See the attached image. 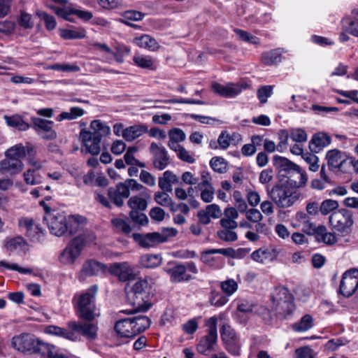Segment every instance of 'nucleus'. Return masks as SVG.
<instances>
[{
    "label": "nucleus",
    "instance_id": "56",
    "mask_svg": "<svg viewBox=\"0 0 358 358\" xmlns=\"http://www.w3.org/2000/svg\"><path fill=\"white\" fill-rule=\"evenodd\" d=\"M210 165L215 172L223 173L227 171V162L222 157H213L210 161Z\"/></svg>",
    "mask_w": 358,
    "mask_h": 358
},
{
    "label": "nucleus",
    "instance_id": "26",
    "mask_svg": "<svg viewBox=\"0 0 358 358\" xmlns=\"http://www.w3.org/2000/svg\"><path fill=\"white\" fill-rule=\"evenodd\" d=\"M331 143V137L325 133L319 132L313 135L309 147L312 152H318Z\"/></svg>",
    "mask_w": 358,
    "mask_h": 358
},
{
    "label": "nucleus",
    "instance_id": "52",
    "mask_svg": "<svg viewBox=\"0 0 358 358\" xmlns=\"http://www.w3.org/2000/svg\"><path fill=\"white\" fill-rule=\"evenodd\" d=\"M343 29L348 34L358 37V19L351 20L349 17L343 20Z\"/></svg>",
    "mask_w": 358,
    "mask_h": 358
},
{
    "label": "nucleus",
    "instance_id": "41",
    "mask_svg": "<svg viewBox=\"0 0 358 358\" xmlns=\"http://www.w3.org/2000/svg\"><path fill=\"white\" fill-rule=\"evenodd\" d=\"M313 319L310 315H305L299 322L292 325V329L296 332H303L313 327Z\"/></svg>",
    "mask_w": 358,
    "mask_h": 358
},
{
    "label": "nucleus",
    "instance_id": "21",
    "mask_svg": "<svg viewBox=\"0 0 358 358\" xmlns=\"http://www.w3.org/2000/svg\"><path fill=\"white\" fill-rule=\"evenodd\" d=\"M202 181L198 183V188L201 191V199L205 203H210L214 199L215 189L210 182V177L208 173L201 174Z\"/></svg>",
    "mask_w": 358,
    "mask_h": 358
},
{
    "label": "nucleus",
    "instance_id": "25",
    "mask_svg": "<svg viewBox=\"0 0 358 358\" xmlns=\"http://www.w3.org/2000/svg\"><path fill=\"white\" fill-rule=\"evenodd\" d=\"M217 335L207 334L201 337L196 345V350L200 354L206 355L208 352L215 350Z\"/></svg>",
    "mask_w": 358,
    "mask_h": 358
},
{
    "label": "nucleus",
    "instance_id": "22",
    "mask_svg": "<svg viewBox=\"0 0 358 358\" xmlns=\"http://www.w3.org/2000/svg\"><path fill=\"white\" fill-rule=\"evenodd\" d=\"M23 168L24 164L21 160H14L6 157L0 162V175H16L20 173Z\"/></svg>",
    "mask_w": 358,
    "mask_h": 358
},
{
    "label": "nucleus",
    "instance_id": "20",
    "mask_svg": "<svg viewBox=\"0 0 358 358\" xmlns=\"http://www.w3.org/2000/svg\"><path fill=\"white\" fill-rule=\"evenodd\" d=\"M134 239L141 247L151 248L157 244L164 243V238L160 236L159 232L148 233L145 234H134Z\"/></svg>",
    "mask_w": 358,
    "mask_h": 358
},
{
    "label": "nucleus",
    "instance_id": "47",
    "mask_svg": "<svg viewBox=\"0 0 358 358\" xmlns=\"http://www.w3.org/2000/svg\"><path fill=\"white\" fill-rule=\"evenodd\" d=\"M137 151V148L136 147H129L126 153L124 155V159L128 165L130 166H136L141 168L145 167V164L143 162H141L138 159L134 157V153Z\"/></svg>",
    "mask_w": 358,
    "mask_h": 358
},
{
    "label": "nucleus",
    "instance_id": "11",
    "mask_svg": "<svg viewBox=\"0 0 358 358\" xmlns=\"http://www.w3.org/2000/svg\"><path fill=\"white\" fill-rule=\"evenodd\" d=\"M329 222L332 228L342 235L349 234L354 224L352 212L345 208L334 211L329 217Z\"/></svg>",
    "mask_w": 358,
    "mask_h": 358
},
{
    "label": "nucleus",
    "instance_id": "24",
    "mask_svg": "<svg viewBox=\"0 0 358 358\" xmlns=\"http://www.w3.org/2000/svg\"><path fill=\"white\" fill-rule=\"evenodd\" d=\"M166 271L170 275L171 280L173 282H181L192 279V276L186 272V268H185L182 264H176Z\"/></svg>",
    "mask_w": 358,
    "mask_h": 358
},
{
    "label": "nucleus",
    "instance_id": "19",
    "mask_svg": "<svg viewBox=\"0 0 358 358\" xmlns=\"http://www.w3.org/2000/svg\"><path fill=\"white\" fill-rule=\"evenodd\" d=\"M108 271L121 281L129 280L134 275V269L127 262L114 263L110 266Z\"/></svg>",
    "mask_w": 358,
    "mask_h": 358
},
{
    "label": "nucleus",
    "instance_id": "8",
    "mask_svg": "<svg viewBox=\"0 0 358 358\" xmlns=\"http://www.w3.org/2000/svg\"><path fill=\"white\" fill-rule=\"evenodd\" d=\"M275 163L280 168V171H285L288 175L287 177H294L295 174L299 176V180H294L289 179L287 182L294 188H302L304 187L308 182V176L306 172L301 169V168L296 164L291 162L288 159L280 157L275 156L273 157Z\"/></svg>",
    "mask_w": 358,
    "mask_h": 358
},
{
    "label": "nucleus",
    "instance_id": "17",
    "mask_svg": "<svg viewBox=\"0 0 358 358\" xmlns=\"http://www.w3.org/2000/svg\"><path fill=\"white\" fill-rule=\"evenodd\" d=\"M246 83H228L226 85L217 83H213V91L219 95L226 98H233L239 94L243 90L248 87Z\"/></svg>",
    "mask_w": 358,
    "mask_h": 358
},
{
    "label": "nucleus",
    "instance_id": "40",
    "mask_svg": "<svg viewBox=\"0 0 358 358\" xmlns=\"http://www.w3.org/2000/svg\"><path fill=\"white\" fill-rule=\"evenodd\" d=\"M19 224L26 230L27 236L31 238H34L40 231V227L31 219L22 218L20 220Z\"/></svg>",
    "mask_w": 358,
    "mask_h": 358
},
{
    "label": "nucleus",
    "instance_id": "30",
    "mask_svg": "<svg viewBox=\"0 0 358 358\" xmlns=\"http://www.w3.org/2000/svg\"><path fill=\"white\" fill-rule=\"evenodd\" d=\"M134 43L139 48L147 49L150 51H157L160 45L158 42L148 34H143L134 38Z\"/></svg>",
    "mask_w": 358,
    "mask_h": 358
},
{
    "label": "nucleus",
    "instance_id": "64",
    "mask_svg": "<svg viewBox=\"0 0 358 358\" xmlns=\"http://www.w3.org/2000/svg\"><path fill=\"white\" fill-rule=\"evenodd\" d=\"M144 210H131L129 213L130 218L136 223L141 225H144L148 223V220L145 213Z\"/></svg>",
    "mask_w": 358,
    "mask_h": 358
},
{
    "label": "nucleus",
    "instance_id": "53",
    "mask_svg": "<svg viewBox=\"0 0 358 358\" xmlns=\"http://www.w3.org/2000/svg\"><path fill=\"white\" fill-rule=\"evenodd\" d=\"M273 90V87L272 85H264L259 88L257 96L259 102L262 104L266 103L268 99L272 96Z\"/></svg>",
    "mask_w": 358,
    "mask_h": 358
},
{
    "label": "nucleus",
    "instance_id": "59",
    "mask_svg": "<svg viewBox=\"0 0 358 358\" xmlns=\"http://www.w3.org/2000/svg\"><path fill=\"white\" fill-rule=\"evenodd\" d=\"M217 236L222 241L234 242L238 239V235L233 229H220L217 233Z\"/></svg>",
    "mask_w": 358,
    "mask_h": 358
},
{
    "label": "nucleus",
    "instance_id": "28",
    "mask_svg": "<svg viewBox=\"0 0 358 358\" xmlns=\"http://www.w3.org/2000/svg\"><path fill=\"white\" fill-rule=\"evenodd\" d=\"M32 147H24L22 144H17L8 148L6 152V157L10 158L14 160H21L26 156L27 152L31 155L34 152Z\"/></svg>",
    "mask_w": 358,
    "mask_h": 358
},
{
    "label": "nucleus",
    "instance_id": "3",
    "mask_svg": "<svg viewBox=\"0 0 358 358\" xmlns=\"http://www.w3.org/2000/svg\"><path fill=\"white\" fill-rule=\"evenodd\" d=\"M97 289L96 285H92L74 296L73 303L78 317L87 321H92L99 316V310L95 305Z\"/></svg>",
    "mask_w": 358,
    "mask_h": 358
},
{
    "label": "nucleus",
    "instance_id": "9",
    "mask_svg": "<svg viewBox=\"0 0 358 358\" xmlns=\"http://www.w3.org/2000/svg\"><path fill=\"white\" fill-rule=\"evenodd\" d=\"M273 308L282 317L290 315L294 310L292 294L282 286L276 287L271 294Z\"/></svg>",
    "mask_w": 358,
    "mask_h": 358
},
{
    "label": "nucleus",
    "instance_id": "51",
    "mask_svg": "<svg viewBox=\"0 0 358 358\" xmlns=\"http://www.w3.org/2000/svg\"><path fill=\"white\" fill-rule=\"evenodd\" d=\"M144 16L145 14L141 12L134 10H128L124 12L123 15L124 20L122 22L127 25L134 27L136 25L131 24L128 21H140L144 17Z\"/></svg>",
    "mask_w": 358,
    "mask_h": 358
},
{
    "label": "nucleus",
    "instance_id": "36",
    "mask_svg": "<svg viewBox=\"0 0 358 358\" xmlns=\"http://www.w3.org/2000/svg\"><path fill=\"white\" fill-rule=\"evenodd\" d=\"M139 263L144 268H154L162 264V257L160 255L146 254L141 257Z\"/></svg>",
    "mask_w": 358,
    "mask_h": 358
},
{
    "label": "nucleus",
    "instance_id": "7",
    "mask_svg": "<svg viewBox=\"0 0 358 358\" xmlns=\"http://www.w3.org/2000/svg\"><path fill=\"white\" fill-rule=\"evenodd\" d=\"M296 189H291L283 184L275 185L271 189L267 188V194L278 208H287L302 196V194Z\"/></svg>",
    "mask_w": 358,
    "mask_h": 358
},
{
    "label": "nucleus",
    "instance_id": "39",
    "mask_svg": "<svg viewBox=\"0 0 358 358\" xmlns=\"http://www.w3.org/2000/svg\"><path fill=\"white\" fill-rule=\"evenodd\" d=\"M282 60V55L279 50H273L265 52L262 56V62L267 66L275 65Z\"/></svg>",
    "mask_w": 358,
    "mask_h": 358
},
{
    "label": "nucleus",
    "instance_id": "29",
    "mask_svg": "<svg viewBox=\"0 0 358 358\" xmlns=\"http://www.w3.org/2000/svg\"><path fill=\"white\" fill-rule=\"evenodd\" d=\"M59 35L65 40L83 39L87 36V31L82 27L71 26L69 28L60 29Z\"/></svg>",
    "mask_w": 358,
    "mask_h": 358
},
{
    "label": "nucleus",
    "instance_id": "46",
    "mask_svg": "<svg viewBox=\"0 0 358 358\" xmlns=\"http://www.w3.org/2000/svg\"><path fill=\"white\" fill-rule=\"evenodd\" d=\"M209 301L213 306L221 307L229 301V297L220 292L213 290L210 292Z\"/></svg>",
    "mask_w": 358,
    "mask_h": 358
},
{
    "label": "nucleus",
    "instance_id": "55",
    "mask_svg": "<svg viewBox=\"0 0 358 358\" xmlns=\"http://www.w3.org/2000/svg\"><path fill=\"white\" fill-rule=\"evenodd\" d=\"M27 243L22 237H16L8 241L6 245L10 251H20L24 249Z\"/></svg>",
    "mask_w": 358,
    "mask_h": 358
},
{
    "label": "nucleus",
    "instance_id": "58",
    "mask_svg": "<svg viewBox=\"0 0 358 358\" xmlns=\"http://www.w3.org/2000/svg\"><path fill=\"white\" fill-rule=\"evenodd\" d=\"M53 10L55 13L59 17L64 18V20L73 22L74 19L73 18V15H74L75 8H71L69 7L65 8H57L54 7Z\"/></svg>",
    "mask_w": 358,
    "mask_h": 358
},
{
    "label": "nucleus",
    "instance_id": "6",
    "mask_svg": "<svg viewBox=\"0 0 358 358\" xmlns=\"http://www.w3.org/2000/svg\"><path fill=\"white\" fill-rule=\"evenodd\" d=\"M151 320L145 315H139L117 320L114 330L120 338H132L150 326Z\"/></svg>",
    "mask_w": 358,
    "mask_h": 358
},
{
    "label": "nucleus",
    "instance_id": "4",
    "mask_svg": "<svg viewBox=\"0 0 358 358\" xmlns=\"http://www.w3.org/2000/svg\"><path fill=\"white\" fill-rule=\"evenodd\" d=\"M90 130L83 129L80 132V138L86 151L92 155H97L101 150L100 143L103 137L110 133V128L100 120L91 122Z\"/></svg>",
    "mask_w": 358,
    "mask_h": 358
},
{
    "label": "nucleus",
    "instance_id": "10",
    "mask_svg": "<svg viewBox=\"0 0 358 358\" xmlns=\"http://www.w3.org/2000/svg\"><path fill=\"white\" fill-rule=\"evenodd\" d=\"M144 187L138 183L136 180L127 179L124 182H120L116 188H109L108 195L111 201L117 206H122L124 203V199L130 195V190L141 191Z\"/></svg>",
    "mask_w": 358,
    "mask_h": 358
},
{
    "label": "nucleus",
    "instance_id": "13",
    "mask_svg": "<svg viewBox=\"0 0 358 358\" xmlns=\"http://www.w3.org/2000/svg\"><path fill=\"white\" fill-rule=\"evenodd\" d=\"M220 331L222 341L227 352L231 355L238 356L241 352V344L234 329L228 324H224Z\"/></svg>",
    "mask_w": 358,
    "mask_h": 358
},
{
    "label": "nucleus",
    "instance_id": "16",
    "mask_svg": "<svg viewBox=\"0 0 358 358\" xmlns=\"http://www.w3.org/2000/svg\"><path fill=\"white\" fill-rule=\"evenodd\" d=\"M150 150L153 155L152 164L155 169L159 171L165 169L170 164V158L165 148L152 143Z\"/></svg>",
    "mask_w": 358,
    "mask_h": 358
},
{
    "label": "nucleus",
    "instance_id": "32",
    "mask_svg": "<svg viewBox=\"0 0 358 358\" xmlns=\"http://www.w3.org/2000/svg\"><path fill=\"white\" fill-rule=\"evenodd\" d=\"M214 254H220L225 257H233L235 255V250L231 248L206 250L201 252V260L206 264H210L213 260L211 255Z\"/></svg>",
    "mask_w": 358,
    "mask_h": 358
},
{
    "label": "nucleus",
    "instance_id": "37",
    "mask_svg": "<svg viewBox=\"0 0 358 358\" xmlns=\"http://www.w3.org/2000/svg\"><path fill=\"white\" fill-rule=\"evenodd\" d=\"M319 232L315 238L318 242H322L326 245H333L337 242V238L334 233L329 232L324 225H319Z\"/></svg>",
    "mask_w": 358,
    "mask_h": 358
},
{
    "label": "nucleus",
    "instance_id": "44",
    "mask_svg": "<svg viewBox=\"0 0 358 358\" xmlns=\"http://www.w3.org/2000/svg\"><path fill=\"white\" fill-rule=\"evenodd\" d=\"M111 223L115 230L124 234H129L131 231V227L127 219L115 217L111 220Z\"/></svg>",
    "mask_w": 358,
    "mask_h": 358
},
{
    "label": "nucleus",
    "instance_id": "2",
    "mask_svg": "<svg viewBox=\"0 0 358 358\" xmlns=\"http://www.w3.org/2000/svg\"><path fill=\"white\" fill-rule=\"evenodd\" d=\"M43 219L50 233L58 237L67 232L70 234L76 233L86 222V219L83 216L67 215L64 212L57 210L44 215Z\"/></svg>",
    "mask_w": 358,
    "mask_h": 358
},
{
    "label": "nucleus",
    "instance_id": "60",
    "mask_svg": "<svg viewBox=\"0 0 358 358\" xmlns=\"http://www.w3.org/2000/svg\"><path fill=\"white\" fill-rule=\"evenodd\" d=\"M290 138L296 143H304L308 139V135L305 130L300 128L292 129L289 134Z\"/></svg>",
    "mask_w": 358,
    "mask_h": 358
},
{
    "label": "nucleus",
    "instance_id": "63",
    "mask_svg": "<svg viewBox=\"0 0 358 358\" xmlns=\"http://www.w3.org/2000/svg\"><path fill=\"white\" fill-rule=\"evenodd\" d=\"M36 15L41 20L44 21L47 29L52 30L56 27L57 22L53 16L50 15L43 11H38Z\"/></svg>",
    "mask_w": 358,
    "mask_h": 358
},
{
    "label": "nucleus",
    "instance_id": "15",
    "mask_svg": "<svg viewBox=\"0 0 358 358\" xmlns=\"http://www.w3.org/2000/svg\"><path fill=\"white\" fill-rule=\"evenodd\" d=\"M358 287V270L353 268L345 271L340 284V293L345 297L352 296Z\"/></svg>",
    "mask_w": 358,
    "mask_h": 358
},
{
    "label": "nucleus",
    "instance_id": "1",
    "mask_svg": "<svg viewBox=\"0 0 358 358\" xmlns=\"http://www.w3.org/2000/svg\"><path fill=\"white\" fill-rule=\"evenodd\" d=\"M11 343L17 350L29 355H37L48 358H68L67 355L57 350L55 345L29 334L14 336Z\"/></svg>",
    "mask_w": 358,
    "mask_h": 358
},
{
    "label": "nucleus",
    "instance_id": "38",
    "mask_svg": "<svg viewBox=\"0 0 358 358\" xmlns=\"http://www.w3.org/2000/svg\"><path fill=\"white\" fill-rule=\"evenodd\" d=\"M135 65L142 69L154 70L156 69L155 60L150 55L135 54L133 57Z\"/></svg>",
    "mask_w": 358,
    "mask_h": 358
},
{
    "label": "nucleus",
    "instance_id": "23",
    "mask_svg": "<svg viewBox=\"0 0 358 358\" xmlns=\"http://www.w3.org/2000/svg\"><path fill=\"white\" fill-rule=\"evenodd\" d=\"M107 267L105 264L94 259L86 261L81 270V273L86 276L98 275L106 273Z\"/></svg>",
    "mask_w": 358,
    "mask_h": 358
},
{
    "label": "nucleus",
    "instance_id": "12",
    "mask_svg": "<svg viewBox=\"0 0 358 358\" xmlns=\"http://www.w3.org/2000/svg\"><path fill=\"white\" fill-rule=\"evenodd\" d=\"M87 240L83 235L74 238L59 256V262L64 265H72L80 257Z\"/></svg>",
    "mask_w": 358,
    "mask_h": 358
},
{
    "label": "nucleus",
    "instance_id": "62",
    "mask_svg": "<svg viewBox=\"0 0 358 358\" xmlns=\"http://www.w3.org/2000/svg\"><path fill=\"white\" fill-rule=\"evenodd\" d=\"M295 358H317V352L309 346L301 347L296 349Z\"/></svg>",
    "mask_w": 358,
    "mask_h": 358
},
{
    "label": "nucleus",
    "instance_id": "14",
    "mask_svg": "<svg viewBox=\"0 0 358 358\" xmlns=\"http://www.w3.org/2000/svg\"><path fill=\"white\" fill-rule=\"evenodd\" d=\"M67 326L76 335L78 334L87 340L93 341L97 338L99 328L94 323L70 321Z\"/></svg>",
    "mask_w": 358,
    "mask_h": 358
},
{
    "label": "nucleus",
    "instance_id": "45",
    "mask_svg": "<svg viewBox=\"0 0 358 358\" xmlns=\"http://www.w3.org/2000/svg\"><path fill=\"white\" fill-rule=\"evenodd\" d=\"M47 69L59 71L62 72H78L80 71V66L77 63H63V64H55L47 67Z\"/></svg>",
    "mask_w": 358,
    "mask_h": 358
},
{
    "label": "nucleus",
    "instance_id": "5",
    "mask_svg": "<svg viewBox=\"0 0 358 358\" xmlns=\"http://www.w3.org/2000/svg\"><path fill=\"white\" fill-rule=\"evenodd\" d=\"M149 280L151 279H139L132 284L128 298L134 308L129 311L128 314L145 312L151 308L152 303L150 300L151 285Z\"/></svg>",
    "mask_w": 358,
    "mask_h": 358
},
{
    "label": "nucleus",
    "instance_id": "50",
    "mask_svg": "<svg viewBox=\"0 0 358 358\" xmlns=\"http://www.w3.org/2000/svg\"><path fill=\"white\" fill-rule=\"evenodd\" d=\"M127 204L131 210H145L148 206L147 201L138 196H131Z\"/></svg>",
    "mask_w": 358,
    "mask_h": 358
},
{
    "label": "nucleus",
    "instance_id": "61",
    "mask_svg": "<svg viewBox=\"0 0 358 358\" xmlns=\"http://www.w3.org/2000/svg\"><path fill=\"white\" fill-rule=\"evenodd\" d=\"M302 158L309 164V170L313 172H315L319 169V159L318 157L310 152H306L302 155Z\"/></svg>",
    "mask_w": 358,
    "mask_h": 358
},
{
    "label": "nucleus",
    "instance_id": "31",
    "mask_svg": "<svg viewBox=\"0 0 358 358\" xmlns=\"http://www.w3.org/2000/svg\"><path fill=\"white\" fill-rule=\"evenodd\" d=\"M148 131V127L143 124H135L125 128L123 138L127 141H133Z\"/></svg>",
    "mask_w": 358,
    "mask_h": 358
},
{
    "label": "nucleus",
    "instance_id": "42",
    "mask_svg": "<svg viewBox=\"0 0 358 358\" xmlns=\"http://www.w3.org/2000/svg\"><path fill=\"white\" fill-rule=\"evenodd\" d=\"M85 114V110L80 107H71L69 111L62 112L57 116V120L62 121L64 120H74Z\"/></svg>",
    "mask_w": 358,
    "mask_h": 358
},
{
    "label": "nucleus",
    "instance_id": "54",
    "mask_svg": "<svg viewBox=\"0 0 358 358\" xmlns=\"http://www.w3.org/2000/svg\"><path fill=\"white\" fill-rule=\"evenodd\" d=\"M339 207L338 202L333 199L324 200L320 206V211L322 215H326L331 211L338 209Z\"/></svg>",
    "mask_w": 358,
    "mask_h": 358
},
{
    "label": "nucleus",
    "instance_id": "49",
    "mask_svg": "<svg viewBox=\"0 0 358 358\" xmlns=\"http://www.w3.org/2000/svg\"><path fill=\"white\" fill-rule=\"evenodd\" d=\"M24 180L26 184L29 185H35L42 182V177L37 173L34 169H28L23 174Z\"/></svg>",
    "mask_w": 358,
    "mask_h": 358
},
{
    "label": "nucleus",
    "instance_id": "18",
    "mask_svg": "<svg viewBox=\"0 0 358 358\" xmlns=\"http://www.w3.org/2000/svg\"><path fill=\"white\" fill-rule=\"evenodd\" d=\"M31 120L34 129L43 138L52 140L57 137V133L53 129L52 121L39 117H32Z\"/></svg>",
    "mask_w": 358,
    "mask_h": 358
},
{
    "label": "nucleus",
    "instance_id": "57",
    "mask_svg": "<svg viewBox=\"0 0 358 358\" xmlns=\"http://www.w3.org/2000/svg\"><path fill=\"white\" fill-rule=\"evenodd\" d=\"M234 31L237 35L238 38L243 41L248 42L251 44L259 43V39L255 36L250 34L248 31L240 29H234Z\"/></svg>",
    "mask_w": 358,
    "mask_h": 358
},
{
    "label": "nucleus",
    "instance_id": "35",
    "mask_svg": "<svg viewBox=\"0 0 358 358\" xmlns=\"http://www.w3.org/2000/svg\"><path fill=\"white\" fill-rule=\"evenodd\" d=\"M3 119L8 127H13L20 131H26L29 129L30 125L25 122L20 115H4Z\"/></svg>",
    "mask_w": 358,
    "mask_h": 358
},
{
    "label": "nucleus",
    "instance_id": "48",
    "mask_svg": "<svg viewBox=\"0 0 358 358\" xmlns=\"http://www.w3.org/2000/svg\"><path fill=\"white\" fill-rule=\"evenodd\" d=\"M220 288L229 297L238 290V285L234 279L229 278L220 282Z\"/></svg>",
    "mask_w": 358,
    "mask_h": 358
},
{
    "label": "nucleus",
    "instance_id": "27",
    "mask_svg": "<svg viewBox=\"0 0 358 358\" xmlns=\"http://www.w3.org/2000/svg\"><path fill=\"white\" fill-rule=\"evenodd\" d=\"M180 178L171 171H166L162 177L159 178V187L164 192H172V186L178 184Z\"/></svg>",
    "mask_w": 358,
    "mask_h": 358
},
{
    "label": "nucleus",
    "instance_id": "43",
    "mask_svg": "<svg viewBox=\"0 0 358 358\" xmlns=\"http://www.w3.org/2000/svg\"><path fill=\"white\" fill-rule=\"evenodd\" d=\"M115 60L119 63L122 64L124 61V57L131 54V49L124 44H117L115 47V50H113V53Z\"/></svg>",
    "mask_w": 358,
    "mask_h": 358
},
{
    "label": "nucleus",
    "instance_id": "34",
    "mask_svg": "<svg viewBox=\"0 0 358 358\" xmlns=\"http://www.w3.org/2000/svg\"><path fill=\"white\" fill-rule=\"evenodd\" d=\"M45 332L48 334L64 338L70 341H77L78 336L71 330H68L57 326L50 325L45 328Z\"/></svg>",
    "mask_w": 358,
    "mask_h": 358
},
{
    "label": "nucleus",
    "instance_id": "33",
    "mask_svg": "<svg viewBox=\"0 0 358 358\" xmlns=\"http://www.w3.org/2000/svg\"><path fill=\"white\" fill-rule=\"evenodd\" d=\"M326 159L328 166L331 169H340L345 162L342 152L336 149L329 150L326 154Z\"/></svg>",
    "mask_w": 358,
    "mask_h": 358
}]
</instances>
